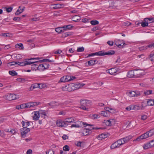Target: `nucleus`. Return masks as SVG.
I'll return each mask as SVG.
<instances>
[{
  "mask_svg": "<svg viewBox=\"0 0 154 154\" xmlns=\"http://www.w3.org/2000/svg\"><path fill=\"white\" fill-rule=\"evenodd\" d=\"M149 143H147L146 144H145L143 146V147L144 149H146L152 147Z\"/></svg>",
  "mask_w": 154,
  "mask_h": 154,
  "instance_id": "obj_43",
  "label": "nucleus"
},
{
  "mask_svg": "<svg viewBox=\"0 0 154 154\" xmlns=\"http://www.w3.org/2000/svg\"><path fill=\"white\" fill-rule=\"evenodd\" d=\"M147 19V21H148V23H152L154 21V18H146Z\"/></svg>",
  "mask_w": 154,
  "mask_h": 154,
  "instance_id": "obj_48",
  "label": "nucleus"
},
{
  "mask_svg": "<svg viewBox=\"0 0 154 154\" xmlns=\"http://www.w3.org/2000/svg\"><path fill=\"white\" fill-rule=\"evenodd\" d=\"M149 137H150L148 131H147L137 137L136 139L134 140L133 141H137L139 142L141 140L146 139Z\"/></svg>",
  "mask_w": 154,
  "mask_h": 154,
  "instance_id": "obj_7",
  "label": "nucleus"
},
{
  "mask_svg": "<svg viewBox=\"0 0 154 154\" xmlns=\"http://www.w3.org/2000/svg\"><path fill=\"white\" fill-rule=\"evenodd\" d=\"M9 64H10L11 66L14 65L16 64L17 65V62L13 61V62H11L9 63Z\"/></svg>",
  "mask_w": 154,
  "mask_h": 154,
  "instance_id": "obj_60",
  "label": "nucleus"
},
{
  "mask_svg": "<svg viewBox=\"0 0 154 154\" xmlns=\"http://www.w3.org/2000/svg\"><path fill=\"white\" fill-rule=\"evenodd\" d=\"M23 128L20 129V131L21 135L23 137H25L26 136V134L30 131V129L29 128H27L26 127H25V122L23 121H22L21 122Z\"/></svg>",
  "mask_w": 154,
  "mask_h": 154,
  "instance_id": "obj_3",
  "label": "nucleus"
},
{
  "mask_svg": "<svg viewBox=\"0 0 154 154\" xmlns=\"http://www.w3.org/2000/svg\"><path fill=\"white\" fill-rule=\"evenodd\" d=\"M117 144V146H118L119 147L120 146L122 145V140L119 139L116 141Z\"/></svg>",
  "mask_w": 154,
  "mask_h": 154,
  "instance_id": "obj_53",
  "label": "nucleus"
},
{
  "mask_svg": "<svg viewBox=\"0 0 154 154\" xmlns=\"http://www.w3.org/2000/svg\"><path fill=\"white\" fill-rule=\"evenodd\" d=\"M56 31L58 33H60L64 32L63 26L60 27H58L55 28Z\"/></svg>",
  "mask_w": 154,
  "mask_h": 154,
  "instance_id": "obj_29",
  "label": "nucleus"
},
{
  "mask_svg": "<svg viewBox=\"0 0 154 154\" xmlns=\"http://www.w3.org/2000/svg\"><path fill=\"white\" fill-rule=\"evenodd\" d=\"M102 129V128H98L97 127H93L91 128L87 129L86 128H82L81 130V133L82 134L83 136H86L88 134L89 131L94 130H98Z\"/></svg>",
  "mask_w": 154,
  "mask_h": 154,
  "instance_id": "obj_4",
  "label": "nucleus"
},
{
  "mask_svg": "<svg viewBox=\"0 0 154 154\" xmlns=\"http://www.w3.org/2000/svg\"><path fill=\"white\" fill-rule=\"evenodd\" d=\"M57 125L59 127H66L68 124L62 120H58L56 122Z\"/></svg>",
  "mask_w": 154,
  "mask_h": 154,
  "instance_id": "obj_9",
  "label": "nucleus"
},
{
  "mask_svg": "<svg viewBox=\"0 0 154 154\" xmlns=\"http://www.w3.org/2000/svg\"><path fill=\"white\" fill-rule=\"evenodd\" d=\"M48 104L52 108L54 107L55 106H57L59 105V103L55 101H52L48 103Z\"/></svg>",
  "mask_w": 154,
  "mask_h": 154,
  "instance_id": "obj_23",
  "label": "nucleus"
},
{
  "mask_svg": "<svg viewBox=\"0 0 154 154\" xmlns=\"http://www.w3.org/2000/svg\"><path fill=\"white\" fill-rule=\"evenodd\" d=\"M91 103V101L88 100H80L81 104H83V105H85V106H89Z\"/></svg>",
  "mask_w": 154,
  "mask_h": 154,
  "instance_id": "obj_12",
  "label": "nucleus"
},
{
  "mask_svg": "<svg viewBox=\"0 0 154 154\" xmlns=\"http://www.w3.org/2000/svg\"><path fill=\"white\" fill-rule=\"evenodd\" d=\"M130 95L131 97H136L135 92L134 91H131L129 92Z\"/></svg>",
  "mask_w": 154,
  "mask_h": 154,
  "instance_id": "obj_54",
  "label": "nucleus"
},
{
  "mask_svg": "<svg viewBox=\"0 0 154 154\" xmlns=\"http://www.w3.org/2000/svg\"><path fill=\"white\" fill-rule=\"evenodd\" d=\"M21 19L20 18L17 17H15L13 18V20L14 21H19Z\"/></svg>",
  "mask_w": 154,
  "mask_h": 154,
  "instance_id": "obj_62",
  "label": "nucleus"
},
{
  "mask_svg": "<svg viewBox=\"0 0 154 154\" xmlns=\"http://www.w3.org/2000/svg\"><path fill=\"white\" fill-rule=\"evenodd\" d=\"M19 97L18 95L14 94H8L5 96L6 99L10 101L18 99Z\"/></svg>",
  "mask_w": 154,
  "mask_h": 154,
  "instance_id": "obj_8",
  "label": "nucleus"
},
{
  "mask_svg": "<svg viewBox=\"0 0 154 154\" xmlns=\"http://www.w3.org/2000/svg\"><path fill=\"white\" fill-rule=\"evenodd\" d=\"M115 53V51L114 50H109L107 52H105L104 51H100L95 53L91 54V56H93L96 55L99 56H103L105 55H112Z\"/></svg>",
  "mask_w": 154,
  "mask_h": 154,
  "instance_id": "obj_1",
  "label": "nucleus"
},
{
  "mask_svg": "<svg viewBox=\"0 0 154 154\" xmlns=\"http://www.w3.org/2000/svg\"><path fill=\"white\" fill-rule=\"evenodd\" d=\"M135 93L136 97H138L141 95V93H142V92H140L139 91H135Z\"/></svg>",
  "mask_w": 154,
  "mask_h": 154,
  "instance_id": "obj_57",
  "label": "nucleus"
},
{
  "mask_svg": "<svg viewBox=\"0 0 154 154\" xmlns=\"http://www.w3.org/2000/svg\"><path fill=\"white\" fill-rule=\"evenodd\" d=\"M63 150L65 151H69V147L68 145H66L63 148Z\"/></svg>",
  "mask_w": 154,
  "mask_h": 154,
  "instance_id": "obj_49",
  "label": "nucleus"
},
{
  "mask_svg": "<svg viewBox=\"0 0 154 154\" xmlns=\"http://www.w3.org/2000/svg\"><path fill=\"white\" fill-rule=\"evenodd\" d=\"M116 72V70L115 68H112L107 70V72L112 75H115Z\"/></svg>",
  "mask_w": 154,
  "mask_h": 154,
  "instance_id": "obj_18",
  "label": "nucleus"
},
{
  "mask_svg": "<svg viewBox=\"0 0 154 154\" xmlns=\"http://www.w3.org/2000/svg\"><path fill=\"white\" fill-rule=\"evenodd\" d=\"M110 148L112 149H114L117 148H119L118 146H117V142L116 141L114 142L110 146Z\"/></svg>",
  "mask_w": 154,
  "mask_h": 154,
  "instance_id": "obj_32",
  "label": "nucleus"
},
{
  "mask_svg": "<svg viewBox=\"0 0 154 154\" xmlns=\"http://www.w3.org/2000/svg\"><path fill=\"white\" fill-rule=\"evenodd\" d=\"M31 69L32 70H38V65L37 64H34L32 65L31 67Z\"/></svg>",
  "mask_w": 154,
  "mask_h": 154,
  "instance_id": "obj_28",
  "label": "nucleus"
},
{
  "mask_svg": "<svg viewBox=\"0 0 154 154\" xmlns=\"http://www.w3.org/2000/svg\"><path fill=\"white\" fill-rule=\"evenodd\" d=\"M10 34L9 33H3L1 34V35L5 37H10Z\"/></svg>",
  "mask_w": 154,
  "mask_h": 154,
  "instance_id": "obj_56",
  "label": "nucleus"
},
{
  "mask_svg": "<svg viewBox=\"0 0 154 154\" xmlns=\"http://www.w3.org/2000/svg\"><path fill=\"white\" fill-rule=\"evenodd\" d=\"M46 152V154H54V151L51 149L48 150Z\"/></svg>",
  "mask_w": 154,
  "mask_h": 154,
  "instance_id": "obj_51",
  "label": "nucleus"
},
{
  "mask_svg": "<svg viewBox=\"0 0 154 154\" xmlns=\"http://www.w3.org/2000/svg\"><path fill=\"white\" fill-rule=\"evenodd\" d=\"M143 73L140 70L134 69L135 78L140 77L143 75Z\"/></svg>",
  "mask_w": 154,
  "mask_h": 154,
  "instance_id": "obj_13",
  "label": "nucleus"
},
{
  "mask_svg": "<svg viewBox=\"0 0 154 154\" xmlns=\"http://www.w3.org/2000/svg\"><path fill=\"white\" fill-rule=\"evenodd\" d=\"M147 105H148V104H147V101L146 102V101H143L141 103V109H144V108Z\"/></svg>",
  "mask_w": 154,
  "mask_h": 154,
  "instance_id": "obj_33",
  "label": "nucleus"
},
{
  "mask_svg": "<svg viewBox=\"0 0 154 154\" xmlns=\"http://www.w3.org/2000/svg\"><path fill=\"white\" fill-rule=\"evenodd\" d=\"M12 7L8 8H6V11L8 12H10L12 11Z\"/></svg>",
  "mask_w": 154,
  "mask_h": 154,
  "instance_id": "obj_61",
  "label": "nucleus"
},
{
  "mask_svg": "<svg viewBox=\"0 0 154 154\" xmlns=\"http://www.w3.org/2000/svg\"><path fill=\"white\" fill-rule=\"evenodd\" d=\"M38 61L31 62L27 61L26 59L24 60L23 62H17V65L20 66H24L27 65H30L37 63Z\"/></svg>",
  "mask_w": 154,
  "mask_h": 154,
  "instance_id": "obj_6",
  "label": "nucleus"
},
{
  "mask_svg": "<svg viewBox=\"0 0 154 154\" xmlns=\"http://www.w3.org/2000/svg\"><path fill=\"white\" fill-rule=\"evenodd\" d=\"M42 84L40 83H35L32 84V87H33V88H42L43 87L42 86Z\"/></svg>",
  "mask_w": 154,
  "mask_h": 154,
  "instance_id": "obj_20",
  "label": "nucleus"
},
{
  "mask_svg": "<svg viewBox=\"0 0 154 154\" xmlns=\"http://www.w3.org/2000/svg\"><path fill=\"white\" fill-rule=\"evenodd\" d=\"M104 123H105L106 125L107 126H110L111 125V122L110 120H108L104 121Z\"/></svg>",
  "mask_w": 154,
  "mask_h": 154,
  "instance_id": "obj_44",
  "label": "nucleus"
},
{
  "mask_svg": "<svg viewBox=\"0 0 154 154\" xmlns=\"http://www.w3.org/2000/svg\"><path fill=\"white\" fill-rule=\"evenodd\" d=\"M148 57L151 61L154 62V53H151Z\"/></svg>",
  "mask_w": 154,
  "mask_h": 154,
  "instance_id": "obj_35",
  "label": "nucleus"
},
{
  "mask_svg": "<svg viewBox=\"0 0 154 154\" xmlns=\"http://www.w3.org/2000/svg\"><path fill=\"white\" fill-rule=\"evenodd\" d=\"M43 65L44 66V69L48 68L49 66V64H48L47 63H44L43 64Z\"/></svg>",
  "mask_w": 154,
  "mask_h": 154,
  "instance_id": "obj_64",
  "label": "nucleus"
},
{
  "mask_svg": "<svg viewBox=\"0 0 154 154\" xmlns=\"http://www.w3.org/2000/svg\"><path fill=\"white\" fill-rule=\"evenodd\" d=\"M76 85L72 83L64 86L62 88V89L63 91L68 92L73 91L77 89L78 88L76 87Z\"/></svg>",
  "mask_w": 154,
  "mask_h": 154,
  "instance_id": "obj_2",
  "label": "nucleus"
},
{
  "mask_svg": "<svg viewBox=\"0 0 154 154\" xmlns=\"http://www.w3.org/2000/svg\"><path fill=\"white\" fill-rule=\"evenodd\" d=\"M29 103L31 107L37 106L40 104V103L39 102H31Z\"/></svg>",
  "mask_w": 154,
  "mask_h": 154,
  "instance_id": "obj_38",
  "label": "nucleus"
},
{
  "mask_svg": "<svg viewBox=\"0 0 154 154\" xmlns=\"http://www.w3.org/2000/svg\"><path fill=\"white\" fill-rule=\"evenodd\" d=\"M104 109L106 110V112H109L110 113V114L114 113L115 112V110L113 109L110 108L108 107H106Z\"/></svg>",
  "mask_w": 154,
  "mask_h": 154,
  "instance_id": "obj_30",
  "label": "nucleus"
},
{
  "mask_svg": "<svg viewBox=\"0 0 154 154\" xmlns=\"http://www.w3.org/2000/svg\"><path fill=\"white\" fill-rule=\"evenodd\" d=\"M64 31L66 30H69L71 29L73 27V26L69 24L68 25H66L63 26Z\"/></svg>",
  "mask_w": 154,
  "mask_h": 154,
  "instance_id": "obj_19",
  "label": "nucleus"
},
{
  "mask_svg": "<svg viewBox=\"0 0 154 154\" xmlns=\"http://www.w3.org/2000/svg\"><path fill=\"white\" fill-rule=\"evenodd\" d=\"M152 90H148L145 91L144 93L145 95H147L152 94Z\"/></svg>",
  "mask_w": 154,
  "mask_h": 154,
  "instance_id": "obj_47",
  "label": "nucleus"
},
{
  "mask_svg": "<svg viewBox=\"0 0 154 154\" xmlns=\"http://www.w3.org/2000/svg\"><path fill=\"white\" fill-rule=\"evenodd\" d=\"M80 127V125L79 124H72L70 126L71 128L75 127L79 128Z\"/></svg>",
  "mask_w": 154,
  "mask_h": 154,
  "instance_id": "obj_59",
  "label": "nucleus"
},
{
  "mask_svg": "<svg viewBox=\"0 0 154 154\" xmlns=\"http://www.w3.org/2000/svg\"><path fill=\"white\" fill-rule=\"evenodd\" d=\"M148 132L150 137L154 135V128L150 129Z\"/></svg>",
  "mask_w": 154,
  "mask_h": 154,
  "instance_id": "obj_41",
  "label": "nucleus"
},
{
  "mask_svg": "<svg viewBox=\"0 0 154 154\" xmlns=\"http://www.w3.org/2000/svg\"><path fill=\"white\" fill-rule=\"evenodd\" d=\"M100 115L102 116L105 117H108L110 116V114L109 112H106V111H103L101 112Z\"/></svg>",
  "mask_w": 154,
  "mask_h": 154,
  "instance_id": "obj_22",
  "label": "nucleus"
},
{
  "mask_svg": "<svg viewBox=\"0 0 154 154\" xmlns=\"http://www.w3.org/2000/svg\"><path fill=\"white\" fill-rule=\"evenodd\" d=\"M76 78V77L71 75H65L62 77L60 80V82H65L73 80Z\"/></svg>",
  "mask_w": 154,
  "mask_h": 154,
  "instance_id": "obj_5",
  "label": "nucleus"
},
{
  "mask_svg": "<svg viewBox=\"0 0 154 154\" xmlns=\"http://www.w3.org/2000/svg\"><path fill=\"white\" fill-rule=\"evenodd\" d=\"M127 76L129 78H135L134 70L129 71L128 73Z\"/></svg>",
  "mask_w": 154,
  "mask_h": 154,
  "instance_id": "obj_17",
  "label": "nucleus"
},
{
  "mask_svg": "<svg viewBox=\"0 0 154 154\" xmlns=\"http://www.w3.org/2000/svg\"><path fill=\"white\" fill-rule=\"evenodd\" d=\"M147 103L149 106L154 105V100L149 99L147 100Z\"/></svg>",
  "mask_w": 154,
  "mask_h": 154,
  "instance_id": "obj_39",
  "label": "nucleus"
},
{
  "mask_svg": "<svg viewBox=\"0 0 154 154\" xmlns=\"http://www.w3.org/2000/svg\"><path fill=\"white\" fill-rule=\"evenodd\" d=\"M123 42L121 43V41L120 40H118L116 41L115 42V44L119 48H122L123 47L124 45H126V44L124 42V41L122 40Z\"/></svg>",
  "mask_w": 154,
  "mask_h": 154,
  "instance_id": "obj_11",
  "label": "nucleus"
},
{
  "mask_svg": "<svg viewBox=\"0 0 154 154\" xmlns=\"http://www.w3.org/2000/svg\"><path fill=\"white\" fill-rule=\"evenodd\" d=\"M73 34V32H63L62 34V36L63 38H65L68 36L71 35Z\"/></svg>",
  "mask_w": 154,
  "mask_h": 154,
  "instance_id": "obj_25",
  "label": "nucleus"
},
{
  "mask_svg": "<svg viewBox=\"0 0 154 154\" xmlns=\"http://www.w3.org/2000/svg\"><path fill=\"white\" fill-rule=\"evenodd\" d=\"M75 121V120L72 117L66 118L65 119V122L66 123H73Z\"/></svg>",
  "mask_w": 154,
  "mask_h": 154,
  "instance_id": "obj_26",
  "label": "nucleus"
},
{
  "mask_svg": "<svg viewBox=\"0 0 154 154\" xmlns=\"http://www.w3.org/2000/svg\"><path fill=\"white\" fill-rule=\"evenodd\" d=\"M131 109H132V106H129L125 108V109L128 111H130Z\"/></svg>",
  "mask_w": 154,
  "mask_h": 154,
  "instance_id": "obj_63",
  "label": "nucleus"
},
{
  "mask_svg": "<svg viewBox=\"0 0 154 154\" xmlns=\"http://www.w3.org/2000/svg\"><path fill=\"white\" fill-rule=\"evenodd\" d=\"M72 21L74 22H77L80 20V17L79 16L75 15L72 17Z\"/></svg>",
  "mask_w": 154,
  "mask_h": 154,
  "instance_id": "obj_27",
  "label": "nucleus"
},
{
  "mask_svg": "<svg viewBox=\"0 0 154 154\" xmlns=\"http://www.w3.org/2000/svg\"><path fill=\"white\" fill-rule=\"evenodd\" d=\"M141 109V106L138 105H136L132 106V109L138 110Z\"/></svg>",
  "mask_w": 154,
  "mask_h": 154,
  "instance_id": "obj_45",
  "label": "nucleus"
},
{
  "mask_svg": "<svg viewBox=\"0 0 154 154\" xmlns=\"http://www.w3.org/2000/svg\"><path fill=\"white\" fill-rule=\"evenodd\" d=\"M20 8H21V7L20 6H19V7L18 9L15 12V14L16 15H18L21 13V12H20V10H19V9L20 10Z\"/></svg>",
  "mask_w": 154,
  "mask_h": 154,
  "instance_id": "obj_55",
  "label": "nucleus"
},
{
  "mask_svg": "<svg viewBox=\"0 0 154 154\" xmlns=\"http://www.w3.org/2000/svg\"><path fill=\"white\" fill-rule=\"evenodd\" d=\"M40 117L39 113L38 111H36L34 114V116L33 117V119L35 120H37L39 119Z\"/></svg>",
  "mask_w": 154,
  "mask_h": 154,
  "instance_id": "obj_24",
  "label": "nucleus"
},
{
  "mask_svg": "<svg viewBox=\"0 0 154 154\" xmlns=\"http://www.w3.org/2000/svg\"><path fill=\"white\" fill-rule=\"evenodd\" d=\"M64 5L63 4H56L51 5V8L54 9H59L63 7Z\"/></svg>",
  "mask_w": 154,
  "mask_h": 154,
  "instance_id": "obj_15",
  "label": "nucleus"
},
{
  "mask_svg": "<svg viewBox=\"0 0 154 154\" xmlns=\"http://www.w3.org/2000/svg\"><path fill=\"white\" fill-rule=\"evenodd\" d=\"M81 106L80 107V108H81L83 110H88V108H86V106L85 105H84L83 104H81Z\"/></svg>",
  "mask_w": 154,
  "mask_h": 154,
  "instance_id": "obj_58",
  "label": "nucleus"
},
{
  "mask_svg": "<svg viewBox=\"0 0 154 154\" xmlns=\"http://www.w3.org/2000/svg\"><path fill=\"white\" fill-rule=\"evenodd\" d=\"M132 138V137L131 136H128L122 138L124 140V142H125V143H126L129 141V140Z\"/></svg>",
  "mask_w": 154,
  "mask_h": 154,
  "instance_id": "obj_34",
  "label": "nucleus"
},
{
  "mask_svg": "<svg viewBox=\"0 0 154 154\" xmlns=\"http://www.w3.org/2000/svg\"><path fill=\"white\" fill-rule=\"evenodd\" d=\"M91 24L92 25H97L99 23V22L97 20H91L90 21Z\"/></svg>",
  "mask_w": 154,
  "mask_h": 154,
  "instance_id": "obj_46",
  "label": "nucleus"
},
{
  "mask_svg": "<svg viewBox=\"0 0 154 154\" xmlns=\"http://www.w3.org/2000/svg\"><path fill=\"white\" fill-rule=\"evenodd\" d=\"M147 19L145 18L143 20V21L141 23V26L143 27H145L148 26V21L147 20Z\"/></svg>",
  "mask_w": 154,
  "mask_h": 154,
  "instance_id": "obj_21",
  "label": "nucleus"
},
{
  "mask_svg": "<svg viewBox=\"0 0 154 154\" xmlns=\"http://www.w3.org/2000/svg\"><path fill=\"white\" fill-rule=\"evenodd\" d=\"M90 116L92 119H94L99 118L100 117L99 115L96 114H91Z\"/></svg>",
  "mask_w": 154,
  "mask_h": 154,
  "instance_id": "obj_40",
  "label": "nucleus"
},
{
  "mask_svg": "<svg viewBox=\"0 0 154 154\" xmlns=\"http://www.w3.org/2000/svg\"><path fill=\"white\" fill-rule=\"evenodd\" d=\"M5 131L7 132L10 133L12 134H14L16 133V131L14 129H11L10 131L8 129H5Z\"/></svg>",
  "mask_w": 154,
  "mask_h": 154,
  "instance_id": "obj_36",
  "label": "nucleus"
},
{
  "mask_svg": "<svg viewBox=\"0 0 154 154\" xmlns=\"http://www.w3.org/2000/svg\"><path fill=\"white\" fill-rule=\"evenodd\" d=\"M84 48L83 47H79L77 48V51L78 52H82L84 51Z\"/></svg>",
  "mask_w": 154,
  "mask_h": 154,
  "instance_id": "obj_52",
  "label": "nucleus"
},
{
  "mask_svg": "<svg viewBox=\"0 0 154 154\" xmlns=\"http://www.w3.org/2000/svg\"><path fill=\"white\" fill-rule=\"evenodd\" d=\"M38 70L40 71H43L44 70V66L43 64H40L38 65Z\"/></svg>",
  "mask_w": 154,
  "mask_h": 154,
  "instance_id": "obj_50",
  "label": "nucleus"
},
{
  "mask_svg": "<svg viewBox=\"0 0 154 154\" xmlns=\"http://www.w3.org/2000/svg\"><path fill=\"white\" fill-rule=\"evenodd\" d=\"M154 48V42L152 44H149L147 46H144L140 47L139 49L140 51H144L146 50L148 48Z\"/></svg>",
  "mask_w": 154,
  "mask_h": 154,
  "instance_id": "obj_10",
  "label": "nucleus"
},
{
  "mask_svg": "<svg viewBox=\"0 0 154 154\" xmlns=\"http://www.w3.org/2000/svg\"><path fill=\"white\" fill-rule=\"evenodd\" d=\"M38 113L39 114L40 116L41 117L45 118V117L47 116L46 112L45 110H39L38 111Z\"/></svg>",
  "mask_w": 154,
  "mask_h": 154,
  "instance_id": "obj_14",
  "label": "nucleus"
},
{
  "mask_svg": "<svg viewBox=\"0 0 154 154\" xmlns=\"http://www.w3.org/2000/svg\"><path fill=\"white\" fill-rule=\"evenodd\" d=\"M38 62L36 63H38V62L42 63V62H53L54 60H50L48 59H44L42 60H40L39 61H37Z\"/></svg>",
  "mask_w": 154,
  "mask_h": 154,
  "instance_id": "obj_37",
  "label": "nucleus"
},
{
  "mask_svg": "<svg viewBox=\"0 0 154 154\" xmlns=\"http://www.w3.org/2000/svg\"><path fill=\"white\" fill-rule=\"evenodd\" d=\"M9 73L12 76L17 75V73L14 70L9 71Z\"/></svg>",
  "mask_w": 154,
  "mask_h": 154,
  "instance_id": "obj_42",
  "label": "nucleus"
},
{
  "mask_svg": "<svg viewBox=\"0 0 154 154\" xmlns=\"http://www.w3.org/2000/svg\"><path fill=\"white\" fill-rule=\"evenodd\" d=\"M97 61L96 59L91 60H90L88 61V65H86V66H93L97 64Z\"/></svg>",
  "mask_w": 154,
  "mask_h": 154,
  "instance_id": "obj_16",
  "label": "nucleus"
},
{
  "mask_svg": "<svg viewBox=\"0 0 154 154\" xmlns=\"http://www.w3.org/2000/svg\"><path fill=\"white\" fill-rule=\"evenodd\" d=\"M15 47L17 48H20L22 50H23L24 48L23 44L21 43L16 44L15 45Z\"/></svg>",
  "mask_w": 154,
  "mask_h": 154,
  "instance_id": "obj_31",
  "label": "nucleus"
}]
</instances>
